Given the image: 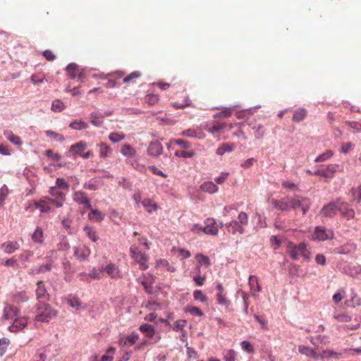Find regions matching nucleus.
<instances>
[{
    "label": "nucleus",
    "instance_id": "obj_1",
    "mask_svg": "<svg viewBox=\"0 0 361 361\" xmlns=\"http://www.w3.org/2000/svg\"><path fill=\"white\" fill-rule=\"evenodd\" d=\"M270 202L275 209L281 212L300 208L303 215L308 212L311 204L309 199L298 195L294 197L286 196L280 200L272 199Z\"/></svg>",
    "mask_w": 361,
    "mask_h": 361
},
{
    "label": "nucleus",
    "instance_id": "obj_2",
    "mask_svg": "<svg viewBox=\"0 0 361 361\" xmlns=\"http://www.w3.org/2000/svg\"><path fill=\"white\" fill-rule=\"evenodd\" d=\"M286 252L290 257L293 260H298L302 257L304 260L309 261L311 258V253L307 248V245L302 242L298 245L289 241L286 244Z\"/></svg>",
    "mask_w": 361,
    "mask_h": 361
},
{
    "label": "nucleus",
    "instance_id": "obj_3",
    "mask_svg": "<svg viewBox=\"0 0 361 361\" xmlns=\"http://www.w3.org/2000/svg\"><path fill=\"white\" fill-rule=\"evenodd\" d=\"M56 314L57 312L51 309L49 305L45 304V302L39 303L37 306L35 319L37 322H49Z\"/></svg>",
    "mask_w": 361,
    "mask_h": 361
},
{
    "label": "nucleus",
    "instance_id": "obj_4",
    "mask_svg": "<svg viewBox=\"0 0 361 361\" xmlns=\"http://www.w3.org/2000/svg\"><path fill=\"white\" fill-rule=\"evenodd\" d=\"M49 193L52 197H50L49 202L54 204L56 207L59 208L63 205L66 201V194L61 189L56 186L51 187Z\"/></svg>",
    "mask_w": 361,
    "mask_h": 361
},
{
    "label": "nucleus",
    "instance_id": "obj_5",
    "mask_svg": "<svg viewBox=\"0 0 361 361\" xmlns=\"http://www.w3.org/2000/svg\"><path fill=\"white\" fill-rule=\"evenodd\" d=\"M130 253L132 258L140 264L142 270H146L148 268V257L145 253L142 252L138 247L135 246L130 247Z\"/></svg>",
    "mask_w": 361,
    "mask_h": 361
},
{
    "label": "nucleus",
    "instance_id": "obj_6",
    "mask_svg": "<svg viewBox=\"0 0 361 361\" xmlns=\"http://www.w3.org/2000/svg\"><path fill=\"white\" fill-rule=\"evenodd\" d=\"M338 166H339L338 164H333L326 166H322L319 169L316 170L313 174L331 179L334 176Z\"/></svg>",
    "mask_w": 361,
    "mask_h": 361
},
{
    "label": "nucleus",
    "instance_id": "obj_7",
    "mask_svg": "<svg viewBox=\"0 0 361 361\" xmlns=\"http://www.w3.org/2000/svg\"><path fill=\"white\" fill-rule=\"evenodd\" d=\"M334 238V232L330 229H326L323 226H317L312 234V239L324 241Z\"/></svg>",
    "mask_w": 361,
    "mask_h": 361
},
{
    "label": "nucleus",
    "instance_id": "obj_8",
    "mask_svg": "<svg viewBox=\"0 0 361 361\" xmlns=\"http://www.w3.org/2000/svg\"><path fill=\"white\" fill-rule=\"evenodd\" d=\"M66 73L72 79L78 78L82 80L85 77V71L75 63H69L66 67Z\"/></svg>",
    "mask_w": 361,
    "mask_h": 361
},
{
    "label": "nucleus",
    "instance_id": "obj_9",
    "mask_svg": "<svg viewBox=\"0 0 361 361\" xmlns=\"http://www.w3.org/2000/svg\"><path fill=\"white\" fill-rule=\"evenodd\" d=\"M73 200L75 202L78 204H82L85 208L91 209L92 205L90 200L87 197V194L81 190L76 191L73 194Z\"/></svg>",
    "mask_w": 361,
    "mask_h": 361
},
{
    "label": "nucleus",
    "instance_id": "obj_10",
    "mask_svg": "<svg viewBox=\"0 0 361 361\" xmlns=\"http://www.w3.org/2000/svg\"><path fill=\"white\" fill-rule=\"evenodd\" d=\"M103 271H105L111 279H121L122 277L121 271L115 264L108 263L105 267H103Z\"/></svg>",
    "mask_w": 361,
    "mask_h": 361
},
{
    "label": "nucleus",
    "instance_id": "obj_11",
    "mask_svg": "<svg viewBox=\"0 0 361 361\" xmlns=\"http://www.w3.org/2000/svg\"><path fill=\"white\" fill-rule=\"evenodd\" d=\"M36 296L39 303H44L49 299V294L43 281H39L37 283Z\"/></svg>",
    "mask_w": 361,
    "mask_h": 361
},
{
    "label": "nucleus",
    "instance_id": "obj_12",
    "mask_svg": "<svg viewBox=\"0 0 361 361\" xmlns=\"http://www.w3.org/2000/svg\"><path fill=\"white\" fill-rule=\"evenodd\" d=\"M339 211V202H331L323 207L322 214L326 216L331 218Z\"/></svg>",
    "mask_w": 361,
    "mask_h": 361
},
{
    "label": "nucleus",
    "instance_id": "obj_13",
    "mask_svg": "<svg viewBox=\"0 0 361 361\" xmlns=\"http://www.w3.org/2000/svg\"><path fill=\"white\" fill-rule=\"evenodd\" d=\"M204 233L206 234L216 235L219 233L218 225L213 218H208L204 221Z\"/></svg>",
    "mask_w": 361,
    "mask_h": 361
},
{
    "label": "nucleus",
    "instance_id": "obj_14",
    "mask_svg": "<svg viewBox=\"0 0 361 361\" xmlns=\"http://www.w3.org/2000/svg\"><path fill=\"white\" fill-rule=\"evenodd\" d=\"M140 283L143 286L145 290L149 293H152V284L154 283V277L151 274L143 275L138 279Z\"/></svg>",
    "mask_w": 361,
    "mask_h": 361
},
{
    "label": "nucleus",
    "instance_id": "obj_15",
    "mask_svg": "<svg viewBox=\"0 0 361 361\" xmlns=\"http://www.w3.org/2000/svg\"><path fill=\"white\" fill-rule=\"evenodd\" d=\"M90 255V250L85 245H80L75 248L74 255L80 261H85Z\"/></svg>",
    "mask_w": 361,
    "mask_h": 361
},
{
    "label": "nucleus",
    "instance_id": "obj_16",
    "mask_svg": "<svg viewBox=\"0 0 361 361\" xmlns=\"http://www.w3.org/2000/svg\"><path fill=\"white\" fill-rule=\"evenodd\" d=\"M27 324V319L25 317H16L13 324L9 326L11 332H18L23 330Z\"/></svg>",
    "mask_w": 361,
    "mask_h": 361
},
{
    "label": "nucleus",
    "instance_id": "obj_17",
    "mask_svg": "<svg viewBox=\"0 0 361 361\" xmlns=\"http://www.w3.org/2000/svg\"><path fill=\"white\" fill-rule=\"evenodd\" d=\"M19 312V309L16 307L7 304L4 308L3 317L6 319H13L17 317Z\"/></svg>",
    "mask_w": 361,
    "mask_h": 361
},
{
    "label": "nucleus",
    "instance_id": "obj_18",
    "mask_svg": "<svg viewBox=\"0 0 361 361\" xmlns=\"http://www.w3.org/2000/svg\"><path fill=\"white\" fill-rule=\"evenodd\" d=\"M50 197H44L37 202H34L35 208L39 209L42 213H48L51 211V207L49 205L51 202H49Z\"/></svg>",
    "mask_w": 361,
    "mask_h": 361
},
{
    "label": "nucleus",
    "instance_id": "obj_19",
    "mask_svg": "<svg viewBox=\"0 0 361 361\" xmlns=\"http://www.w3.org/2000/svg\"><path fill=\"white\" fill-rule=\"evenodd\" d=\"M162 152L163 147L161 144L157 140L151 142L147 149L148 154L153 157L159 156Z\"/></svg>",
    "mask_w": 361,
    "mask_h": 361
},
{
    "label": "nucleus",
    "instance_id": "obj_20",
    "mask_svg": "<svg viewBox=\"0 0 361 361\" xmlns=\"http://www.w3.org/2000/svg\"><path fill=\"white\" fill-rule=\"evenodd\" d=\"M341 214L346 218L348 220L352 219L355 217V211L348 207L346 202H339V211Z\"/></svg>",
    "mask_w": 361,
    "mask_h": 361
},
{
    "label": "nucleus",
    "instance_id": "obj_21",
    "mask_svg": "<svg viewBox=\"0 0 361 361\" xmlns=\"http://www.w3.org/2000/svg\"><path fill=\"white\" fill-rule=\"evenodd\" d=\"M139 340V335L135 333H133L128 335L126 337L120 339L119 344L122 347L132 346Z\"/></svg>",
    "mask_w": 361,
    "mask_h": 361
},
{
    "label": "nucleus",
    "instance_id": "obj_22",
    "mask_svg": "<svg viewBox=\"0 0 361 361\" xmlns=\"http://www.w3.org/2000/svg\"><path fill=\"white\" fill-rule=\"evenodd\" d=\"M19 247L20 245L17 241H7L4 243L1 246V248L6 254H11L16 250H18Z\"/></svg>",
    "mask_w": 361,
    "mask_h": 361
},
{
    "label": "nucleus",
    "instance_id": "obj_23",
    "mask_svg": "<svg viewBox=\"0 0 361 361\" xmlns=\"http://www.w3.org/2000/svg\"><path fill=\"white\" fill-rule=\"evenodd\" d=\"M235 148L234 143L226 142L222 143L216 149V154L219 156L224 155L226 152H231Z\"/></svg>",
    "mask_w": 361,
    "mask_h": 361
},
{
    "label": "nucleus",
    "instance_id": "obj_24",
    "mask_svg": "<svg viewBox=\"0 0 361 361\" xmlns=\"http://www.w3.org/2000/svg\"><path fill=\"white\" fill-rule=\"evenodd\" d=\"M355 250V245L353 243H346L341 247L334 249L333 252L336 254H348Z\"/></svg>",
    "mask_w": 361,
    "mask_h": 361
},
{
    "label": "nucleus",
    "instance_id": "obj_25",
    "mask_svg": "<svg viewBox=\"0 0 361 361\" xmlns=\"http://www.w3.org/2000/svg\"><path fill=\"white\" fill-rule=\"evenodd\" d=\"M68 304L73 308H75L77 310L82 309V303L77 295H69L66 298Z\"/></svg>",
    "mask_w": 361,
    "mask_h": 361
},
{
    "label": "nucleus",
    "instance_id": "obj_26",
    "mask_svg": "<svg viewBox=\"0 0 361 361\" xmlns=\"http://www.w3.org/2000/svg\"><path fill=\"white\" fill-rule=\"evenodd\" d=\"M142 204L146 211L151 214L153 212H155L158 209L159 206L157 203H155L152 200L149 198H145L142 201Z\"/></svg>",
    "mask_w": 361,
    "mask_h": 361
},
{
    "label": "nucleus",
    "instance_id": "obj_27",
    "mask_svg": "<svg viewBox=\"0 0 361 361\" xmlns=\"http://www.w3.org/2000/svg\"><path fill=\"white\" fill-rule=\"evenodd\" d=\"M104 216L105 214L97 209H91V212L88 214L89 219L95 222H101L104 220Z\"/></svg>",
    "mask_w": 361,
    "mask_h": 361
},
{
    "label": "nucleus",
    "instance_id": "obj_28",
    "mask_svg": "<svg viewBox=\"0 0 361 361\" xmlns=\"http://www.w3.org/2000/svg\"><path fill=\"white\" fill-rule=\"evenodd\" d=\"M225 226L231 228V230H228V231L231 232L233 234L237 232L240 234L244 233V228L237 221H231L230 223L225 224Z\"/></svg>",
    "mask_w": 361,
    "mask_h": 361
},
{
    "label": "nucleus",
    "instance_id": "obj_29",
    "mask_svg": "<svg viewBox=\"0 0 361 361\" xmlns=\"http://www.w3.org/2000/svg\"><path fill=\"white\" fill-rule=\"evenodd\" d=\"M52 260H50L46 264L41 265L35 269H32L29 271L31 274H39L42 272L49 271L52 268Z\"/></svg>",
    "mask_w": 361,
    "mask_h": 361
},
{
    "label": "nucleus",
    "instance_id": "obj_30",
    "mask_svg": "<svg viewBox=\"0 0 361 361\" xmlns=\"http://www.w3.org/2000/svg\"><path fill=\"white\" fill-rule=\"evenodd\" d=\"M99 156L102 158H106L109 157L112 153L111 148L106 143L101 142L98 145Z\"/></svg>",
    "mask_w": 361,
    "mask_h": 361
},
{
    "label": "nucleus",
    "instance_id": "obj_31",
    "mask_svg": "<svg viewBox=\"0 0 361 361\" xmlns=\"http://www.w3.org/2000/svg\"><path fill=\"white\" fill-rule=\"evenodd\" d=\"M202 191L207 192L211 194L215 193L218 191V186L213 182L208 181L202 183L200 186Z\"/></svg>",
    "mask_w": 361,
    "mask_h": 361
},
{
    "label": "nucleus",
    "instance_id": "obj_32",
    "mask_svg": "<svg viewBox=\"0 0 361 361\" xmlns=\"http://www.w3.org/2000/svg\"><path fill=\"white\" fill-rule=\"evenodd\" d=\"M345 305L350 307H356L361 306V298H360L357 294L353 293L352 294L351 298L345 301Z\"/></svg>",
    "mask_w": 361,
    "mask_h": 361
},
{
    "label": "nucleus",
    "instance_id": "obj_33",
    "mask_svg": "<svg viewBox=\"0 0 361 361\" xmlns=\"http://www.w3.org/2000/svg\"><path fill=\"white\" fill-rule=\"evenodd\" d=\"M249 286L250 290L253 292L261 291V286L259 283V279L256 276L251 275L249 277Z\"/></svg>",
    "mask_w": 361,
    "mask_h": 361
},
{
    "label": "nucleus",
    "instance_id": "obj_34",
    "mask_svg": "<svg viewBox=\"0 0 361 361\" xmlns=\"http://www.w3.org/2000/svg\"><path fill=\"white\" fill-rule=\"evenodd\" d=\"M4 134L6 136V137L13 145L18 146H20L22 145L20 137L18 135H14L12 131L6 130L4 132Z\"/></svg>",
    "mask_w": 361,
    "mask_h": 361
},
{
    "label": "nucleus",
    "instance_id": "obj_35",
    "mask_svg": "<svg viewBox=\"0 0 361 361\" xmlns=\"http://www.w3.org/2000/svg\"><path fill=\"white\" fill-rule=\"evenodd\" d=\"M249 125L252 126V128L255 130V135L256 139L260 140L264 137L265 130L264 126L262 124L255 123L252 126V123H250Z\"/></svg>",
    "mask_w": 361,
    "mask_h": 361
},
{
    "label": "nucleus",
    "instance_id": "obj_36",
    "mask_svg": "<svg viewBox=\"0 0 361 361\" xmlns=\"http://www.w3.org/2000/svg\"><path fill=\"white\" fill-rule=\"evenodd\" d=\"M352 202L359 203L361 202V185L357 188H353L350 190Z\"/></svg>",
    "mask_w": 361,
    "mask_h": 361
},
{
    "label": "nucleus",
    "instance_id": "obj_37",
    "mask_svg": "<svg viewBox=\"0 0 361 361\" xmlns=\"http://www.w3.org/2000/svg\"><path fill=\"white\" fill-rule=\"evenodd\" d=\"M306 115L307 111L305 109H298L293 113V121L296 123L300 122L305 118Z\"/></svg>",
    "mask_w": 361,
    "mask_h": 361
},
{
    "label": "nucleus",
    "instance_id": "obj_38",
    "mask_svg": "<svg viewBox=\"0 0 361 361\" xmlns=\"http://www.w3.org/2000/svg\"><path fill=\"white\" fill-rule=\"evenodd\" d=\"M32 240L35 243L42 244L44 242V233L41 228L37 227L32 234Z\"/></svg>",
    "mask_w": 361,
    "mask_h": 361
},
{
    "label": "nucleus",
    "instance_id": "obj_39",
    "mask_svg": "<svg viewBox=\"0 0 361 361\" xmlns=\"http://www.w3.org/2000/svg\"><path fill=\"white\" fill-rule=\"evenodd\" d=\"M298 351L301 354L305 355L307 357H317L316 352L313 349L310 348V347L305 346V345H299Z\"/></svg>",
    "mask_w": 361,
    "mask_h": 361
},
{
    "label": "nucleus",
    "instance_id": "obj_40",
    "mask_svg": "<svg viewBox=\"0 0 361 361\" xmlns=\"http://www.w3.org/2000/svg\"><path fill=\"white\" fill-rule=\"evenodd\" d=\"M140 331L145 334V336L147 338H152L154 335V327L148 324H142L139 328Z\"/></svg>",
    "mask_w": 361,
    "mask_h": 361
},
{
    "label": "nucleus",
    "instance_id": "obj_41",
    "mask_svg": "<svg viewBox=\"0 0 361 361\" xmlns=\"http://www.w3.org/2000/svg\"><path fill=\"white\" fill-rule=\"evenodd\" d=\"M86 147L87 144L83 141H80L75 145H73L71 147V150L73 151L75 154L80 155Z\"/></svg>",
    "mask_w": 361,
    "mask_h": 361
},
{
    "label": "nucleus",
    "instance_id": "obj_42",
    "mask_svg": "<svg viewBox=\"0 0 361 361\" xmlns=\"http://www.w3.org/2000/svg\"><path fill=\"white\" fill-rule=\"evenodd\" d=\"M28 298H29L25 291H20L13 295V301L19 304L27 301Z\"/></svg>",
    "mask_w": 361,
    "mask_h": 361
},
{
    "label": "nucleus",
    "instance_id": "obj_43",
    "mask_svg": "<svg viewBox=\"0 0 361 361\" xmlns=\"http://www.w3.org/2000/svg\"><path fill=\"white\" fill-rule=\"evenodd\" d=\"M121 152L126 157H133L135 155L136 151L128 144H125L121 149Z\"/></svg>",
    "mask_w": 361,
    "mask_h": 361
},
{
    "label": "nucleus",
    "instance_id": "obj_44",
    "mask_svg": "<svg viewBox=\"0 0 361 361\" xmlns=\"http://www.w3.org/2000/svg\"><path fill=\"white\" fill-rule=\"evenodd\" d=\"M343 269L345 273L353 277L361 273V267L358 265H354L353 267H345Z\"/></svg>",
    "mask_w": 361,
    "mask_h": 361
},
{
    "label": "nucleus",
    "instance_id": "obj_45",
    "mask_svg": "<svg viewBox=\"0 0 361 361\" xmlns=\"http://www.w3.org/2000/svg\"><path fill=\"white\" fill-rule=\"evenodd\" d=\"M195 259L199 265H204L206 267H209L210 266V260L209 257L201 253L197 254Z\"/></svg>",
    "mask_w": 361,
    "mask_h": 361
},
{
    "label": "nucleus",
    "instance_id": "obj_46",
    "mask_svg": "<svg viewBox=\"0 0 361 361\" xmlns=\"http://www.w3.org/2000/svg\"><path fill=\"white\" fill-rule=\"evenodd\" d=\"M206 275L201 276L200 275V268L199 267H197V275L194 276L193 281L195 284L198 286H202L204 285L206 281Z\"/></svg>",
    "mask_w": 361,
    "mask_h": 361
},
{
    "label": "nucleus",
    "instance_id": "obj_47",
    "mask_svg": "<svg viewBox=\"0 0 361 361\" xmlns=\"http://www.w3.org/2000/svg\"><path fill=\"white\" fill-rule=\"evenodd\" d=\"M171 105L176 109H182L186 106H190L192 105V102L188 96H186L184 99L183 103H179L178 102H173Z\"/></svg>",
    "mask_w": 361,
    "mask_h": 361
},
{
    "label": "nucleus",
    "instance_id": "obj_48",
    "mask_svg": "<svg viewBox=\"0 0 361 361\" xmlns=\"http://www.w3.org/2000/svg\"><path fill=\"white\" fill-rule=\"evenodd\" d=\"M156 267H164L166 270L169 271L173 272L174 268H173L169 263L166 259H160L156 261Z\"/></svg>",
    "mask_w": 361,
    "mask_h": 361
},
{
    "label": "nucleus",
    "instance_id": "obj_49",
    "mask_svg": "<svg viewBox=\"0 0 361 361\" xmlns=\"http://www.w3.org/2000/svg\"><path fill=\"white\" fill-rule=\"evenodd\" d=\"M65 109L63 102L60 99H55L52 102L51 110L54 112H61Z\"/></svg>",
    "mask_w": 361,
    "mask_h": 361
},
{
    "label": "nucleus",
    "instance_id": "obj_50",
    "mask_svg": "<svg viewBox=\"0 0 361 361\" xmlns=\"http://www.w3.org/2000/svg\"><path fill=\"white\" fill-rule=\"evenodd\" d=\"M322 357H331V358H335V359H340L342 357V353L334 352L331 350H323Z\"/></svg>",
    "mask_w": 361,
    "mask_h": 361
},
{
    "label": "nucleus",
    "instance_id": "obj_51",
    "mask_svg": "<svg viewBox=\"0 0 361 361\" xmlns=\"http://www.w3.org/2000/svg\"><path fill=\"white\" fill-rule=\"evenodd\" d=\"M116 348L114 347H110L106 350V354L104 355L100 360L97 361H113L114 357L113 355L115 353Z\"/></svg>",
    "mask_w": 361,
    "mask_h": 361
},
{
    "label": "nucleus",
    "instance_id": "obj_52",
    "mask_svg": "<svg viewBox=\"0 0 361 361\" xmlns=\"http://www.w3.org/2000/svg\"><path fill=\"white\" fill-rule=\"evenodd\" d=\"M226 126L225 123H216L213 125L212 126H208L206 130L212 134H215L216 133L222 130Z\"/></svg>",
    "mask_w": 361,
    "mask_h": 361
},
{
    "label": "nucleus",
    "instance_id": "obj_53",
    "mask_svg": "<svg viewBox=\"0 0 361 361\" xmlns=\"http://www.w3.org/2000/svg\"><path fill=\"white\" fill-rule=\"evenodd\" d=\"M84 231L86 235L94 242L97 241L98 239L96 231L94 228L90 226H85L84 228Z\"/></svg>",
    "mask_w": 361,
    "mask_h": 361
},
{
    "label": "nucleus",
    "instance_id": "obj_54",
    "mask_svg": "<svg viewBox=\"0 0 361 361\" xmlns=\"http://www.w3.org/2000/svg\"><path fill=\"white\" fill-rule=\"evenodd\" d=\"M141 76V73L139 71H134L131 73L129 75L123 78L124 83H133L136 80V79L139 78Z\"/></svg>",
    "mask_w": 361,
    "mask_h": 361
},
{
    "label": "nucleus",
    "instance_id": "obj_55",
    "mask_svg": "<svg viewBox=\"0 0 361 361\" xmlns=\"http://www.w3.org/2000/svg\"><path fill=\"white\" fill-rule=\"evenodd\" d=\"M334 155V152L331 150H326L323 154L319 155L314 160L315 162H323L328 159H329L331 157H332Z\"/></svg>",
    "mask_w": 361,
    "mask_h": 361
},
{
    "label": "nucleus",
    "instance_id": "obj_56",
    "mask_svg": "<svg viewBox=\"0 0 361 361\" xmlns=\"http://www.w3.org/2000/svg\"><path fill=\"white\" fill-rule=\"evenodd\" d=\"M10 341L6 338H0V356L2 357L7 351Z\"/></svg>",
    "mask_w": 361,
    "mask_h": 361
},
{
    "label": "nucleus",
    "instance_id": "obj_57",
    "mask_svg": "<svg viewBox=\"0 0 361 361\" xmlns=\"http://www.w3.org/2000/svg\"><path fill=\"white\" fill-rule=\"evenodd\" d=\"M90 121L92 124H93L95 126H102L103 121L102 117L99 116L97 113H92L90 116Z\"/></svg>",
    "mask_w": 361,
    "mask_h": 361
},
{
    "label": "nucleus",
    "instance_id": "obj_58",
    "mask_svg": "<svg viewBox=\"0 0 361 361\" xmlns=\"http://www.w3.org/2000/svg\"><path fill=\"white\" fill-rule=\"evenodd\" d=\"M70 127L75 130L86 129L88 125L82 121H75L70 124Z\"/></svg>",
    "mask_w": 361,
    "mask_h": 361
},
{
    "label": "nucleus",
    "instance_id": "obj_59",
    "mask_svg": "<svg viewBox=\"0 0 361 361\" xmlns=\"http://www.w3.org/2000/svg\"><path fill=\"white\" fill-rule=\"evenodd\" d=\"M55 186L61 190H68L69 188L68 182L63 178H56Z\"/></svg>",
    "mask_w": 361,
    "mask_h": 361
},
{
    "label": "nucleus",
    "instance_id": "obj_60",
    "mask_svg": "<svg viewBox=\"0 0 361 361\" xmlns=\"http://www.w3.org/2000/svg\"><path fill=\"white\" fill-rule=\"evenodd\" d=\"M103 269H92V270L91 271V272L88 274V276L90 277L91 279H96V280H99V279H101L103 276Z\"/></svg>",
    "mask_w": 361,
    "mask_h": 361
},
{
    "label": "nucleus",
    "instance_id": "obj_61",
    "mask_svg": "<svg viewBox=\"0 0 361 361\" xmlns=\"http://www.w3.org/2000/svg\"><path fill=\"white\" fill-rule=\"evenodd\" d=\"M45 78L44 74L42 73L33 74L31 77V81L35 85H39L43 83L44 80Z\"/></svg>",
    "mask_w": 361,
    "mask_h": 361
},
{
    "label": "nucleus",
    "instance_id": "obj_62",
    "mask_svg": "<svg viewBox=\"0 0 361 361\" xmlns=\"http://www.w3.org/2000/svg\"><path fill=\"white\" fill-rule=\"evenodd\" d=\"M125 137L126 136L123 133H111L109 135V140L114 143L123 140L125 138Z\"/></svg>",
    "mask_w": 361,
    "mask_h": 361
},
{
    "label": "nucleus",
    "instance_id": "obj_63",
    "mask_svg": "<svg viewBox=\"0 0 361 361\" xmlns=\"http://www.w3.org/2000/svg\"><path fill=\"white\" fill-rule=\"evenodd\" d=\"M346 124L349 126L352 133H355L361 132V123L356 121H348Z\"/></svg>",
    "mask_w": 361,
    "mask_h": 361
},
{
    "label": "nucleus",
    "instance_id": "obj_64",
    "mask_svg": "<svg viewBox=\"0 0 361 361\" xmlns=\"http://www.w3.org/2000/svg\"><path fill=\"white\" fill-rule=\"evenodd\" d=\"M224 360L225 361H235V352L232 349L226 350L224 353Z\"/></svg>",
    "mask_w": 361,
    "mask_h": 361
}]
</instances>
